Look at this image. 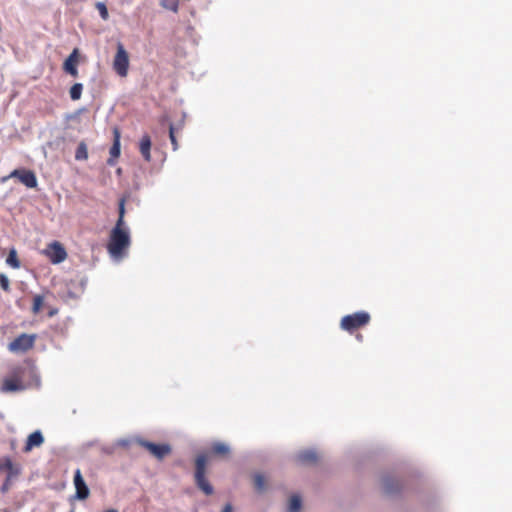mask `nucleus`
<instances>
[{
  "mask_svg": "<svg viewBox=\"0 0 512 512\" xmlns=\"http://www.w3.org/2000/svg\"><path fill=\"white\" fill-rule=\"evenodd\" d=\"M57 312H58V311H57V309H51V310L49 311V313H48V316H49V317H53L55 314H57Z\"/></svg>",
  "mask_w": 512,
  "mask_h": 512,
  "instance_id": "obj_31",
  "label": "nucleus"
},
{
  "mask_svg": "<svg viewBox=\"0 0 512 512\" xmlns=\"http://www.w3.org/2000/svg\"><path fill=\"white\" fill-rule=\"evenodd\" d=\"M11 178H18L19 181L27 188H35L37 186V178L33 171L27 169H15L10 173Z\"/></svg>",
  "mask_w": 512,
  "mask_h": 512,
  "instance_id": "obj_9",
  "label": "nucleus"
},
{
  "mask_svg": "<svg viewBox=\"0 0 512 512\" xmlns=\"http://www.w3.org/2000/svg\"><path fill=\"white\" fill-rule=\"evenodd\" d=\"M6 264L13 269H18L21 266L20 260L18 258V254L15 248H11L9 250L8 256L6 258Z\"/></svg>",
  "mask_w": 512,
  "mask_h": 512,
  "instance_id": "obj_18",
  "label": "nucleus"
},
{
  "mask_svg": "<svg viewBox=\"0 0 512 512\" xmlns=\"http://www.w3.org/2000/svg\"><path fill=\"white\" fill-rule=\"evenodd\" d=\"M0 467L3 471L8 472V480L20 473V467L14 465L9 457L0 458Z\"/></svg>",
  "mask_w": 512,
  "mask_h": 512,
  "instance_id": "obj_14",
  "label": "nucleus"
},
{
  "mask_svg": "<svg viewBox=\"0 0 512 512\" xmlns=\"http://www.w3.org/2000/svg\"><path fill=\"white\" fill-rule=\"evenodd\" d=\"M44 305V297L42 295H35L32 304V313L37 315Z\"/></svg>",
  "mask_w": 512,
  "mask_h": 512,
  "instance_id": "obj_21",
  "label": "nucleus"
},
{
  "mask_svg": "<svg viewBox=\"0 0 512 512\" xmlns=\"http://www.w3.org/2000/svg\"><path fill=\"white\" fill-rule=\"evenodd\" d=\"M79 63V49L75 48L64 61L63 69L66 73L76 78L78 76L77 65Z\"/></svg>",
  "mask_w": 512,
  "mask_h": 512,
  "instance_id": "obj_10",
  "label": "nucleus"
},
{
  "mask_svg": "<svg viewBox=\"0 0 512 512\" xmlns=\"http://www.w3.org/2000/svg\"><path fill=\"white\" fill-rule=\"evenodd\" d=\"M36 338V334L22 333L9 343L8 350L16 354L26 353L34 347Z\"/></svg>",
  "mask_w": 512,
  "mask_h": 512,
  "instance_id": "obj_5",
  "label": "nucleus"
},
{
  "mask_svg": "<svg viewBox=\"0 0 512 512\" xmlns=\"http://www.w3.org/2000/svg\"><path fill=\"white\" fill-rule=\"evenodd\" d=\"M301 509V499L298 495H293L289 501L288 512H299Z\"/></svg>",
  "mask_w": 512,
  "mask_h": 512,
  "instance_id": "obj_22",
  "label": "nucleus"
},
{
  "mask_svg": "<svg viewBox=\"0 0 512 512\" xmlns=\"http://www.w3.org/2000/svg\"><path fill=\"white\" fill-rule=\"evenodd\" d=\"M9 482H10V480H8V477H7L5 483L2 486L3 492H6L9 489Z\"/></svg>",
  "mask_w": 512,
  "mask_h": 512,
  "instance_id": "obj_30",
  "label": "nucleus"
},
{
  "mask_svg": "<svg viewBox=\"0 0 512 512\" xmlns=\"http://www.w3.org/2000/svg\"><path fill=\"white\" fill-rule=\"evenodd\" d=\"M120 138V130L115 127L113 129V144L110 148V158L107 160V163L111 166L115 164V160L120 156Z\"/></svg>",
  "mask_w": 512,
  "mask_h": 512,
  "instance_id": "obj_12",
  "label": "nucleus"
},
{
  "mask_svg": "<svg viewBox=\"0 0 512 512\" xmlns=\"http://www.w3.org/2000/svg\"><path fill=\"white\" fill-rule=\"evenodd\" d=\"M0 286L5 292H10V281L5 274H0Z\"/></svg>",
  "mask_w": 512,
  "mask_h": 512,
  "instance_id": "obj_26",
  "label": "nucleus"
},
{
  "mask_svg": "<svg viewBox=\"0 0 512 512\" xmlns=\"http://www.w3.org/2000/svg\"><path fill=\"white\" fill-rule=\"evenodd\" d=\"M297 460L302 464H314L318 460L317 453L313 450L302 451L297 455Z\"/></svg>",
  "mask_w": 512,
  "mask_h": 512,
  "instance_id": "obj_17",
  "label": "nucleus"
},
{
  "mask_svg": "<svg viewBox=\"0 0 512 512\" xmlns=\"http://www.w3.org/2000/svg\"><path fill=\"white\" fill-rule=\"evenodd\" d=\"M124 216L125 200L121 199L119 202V217L115 226L110 232L109 241L107 244V250L109 254L114 258L123 257L131 244L130 234L125 226Z\"/></svg>",
  "mask_w": 512,
  "mask_h": 512,
  "instance_id": "obj_1",
  "label": "nucleus"
},
{
  "mask_svg": "<svg viewBox=\"0 0 512 512\" xmlns=\"http://www.w3.org/2000/svg\"><path fill=\"white\" fill-rule=\"evenodd\" d=\"M71 512H73V511H71Z\"/></svg>",
  "mask_w": 512,
  "mask_h": 512,
  "instance_id": "obj_33",
  "label": "nucleus"
},
{
  "mask_svg": "<svg viewBox=\"0 0 512 512\" xmlns=\"http://www.w3.org/2000/svg\"><path fill=\"white\" fill-rule=\"evenodd\" d=\"M222 512H233V507L230 503L226 504L222 510Z\"/></svg>",
  "mask_w": 512,
  "mask_h": 512,
  "instance_id": "obj_29",
  "label": "nucleus"
},
{
  "mask_svg": "<svg viewBox=\"0 0 512 512\" xmlns=\"http://www.w3.org/2000/svg\"><path fill=\"white\" fill-rule=\"evenodd\" d=\"M169 137H170V140H171V144L173 146V150H177L178 149V142H177V139L175 137L173 125H170Z\"/></svg>",
  "mask_w": 512,
  "mask_h": 512,
  "instance_id": "obj_27",
  "label": "nucleus"
},
{
  "mask_svg": "<svg viewBox=\"0 0 512 512\" xmlns=\"http://www.w3.org/2000/svg\"><path fill=\"white\" fill-rule=\"evenodd\" d=\"M254 486L257 491H259V492L264 491L266 488L265 477L261 474H256L254 476Z\"/></svg>",
  "mask_w": 512,
  "mask_h": 512,
  "instance_id": "obj_23",
  "label": "nucleus"
},
{
  "mask_svg": "<svg viewBox=\"0 0 512 512\" xmlns=\"http://www.w3.org/2000/svg\"><path fill=\"white\" fill-rule=\"evenodd\" d=\"M95 6L100 14V17L103 20H108L109 13H108V9H107L106 5L103 2H97Z\"/></svg>",
  "mask_w": 512,
  "mask_h": 512,
  "instance_id": "obj_25",
  "label": "nucleus"
},
{
  "mask_svg": "<svg viewBox=\"0 0 512 512\" xmlns=\"http://www.w3.org/2000/svg\"><path fill=\"white\" fill-rule=\"evenodd\" d=\"M161 5H162L164 8L172 9V10H174V11H176V10H177V7H178V6H177V4H173L172 6H169L168 4H166V1H165V0H163V1H162Z\"/></svg>",
  "mask_w": 512,
  "mask_h": 512,
  "instance_id": "obj_28",
  "label": "nucleus"
},
{
  "mask_svg": "<svg viewBox=\"0 0 512 512\" xmlns=\"http://www.w3.org/2000/svg\"><path fill=\"white\" fill-rule=\"evenodd\" d=\"M83 91V85L81 83H75L69 90L70 98L72 100H79Z\"/></svg>",
  "mask_w": 512,
  "mask_h": 512,
  "instance_id": "obj_20",
  "label": "nucleus"
},
{
  "mask_svg": "<svg viewBox=\"0 0 512 512\" xmlns=\"http://www.w3.org/2000/svg\"><path fill=\"white\" fill-rule=\"evenodd\" d=\"M371 316L366 311H358L342 317L340 327L342 330L352 334L358 329L367 326L370 323Z\"/></svg>",
  "mask_w": 512,
  "mask_h": 512,
  "instance_id": "obj_4",
  "label": "nucleus"
},
{
  "mask_svg": "<svg viewBox=\"0 0 512 512\" xmlns=\"http://www.w3.org/2000/svg\"><path fill=\"white\" fill-rule=\"evenodd\" d=\"M44 443V437L40 431L31 433L25 443L23 451L25 453L30 452L35 447H40Z\"/></svg>",
  "mask_w": 512,
  "mask_h": 512,
  "instance_id": "obj_13",
  "label": "nucleus"
},
{
  "mask_svg": "<svg viewBox=\"0 0 512 512\" xmlns=\"http://www.w3.org/2000/svg\"><path fill=\"white\" fill-rule=\"evenodd\" d=\"M356 338L358 341H362L363 336H362V334H357Z\"/></svg>",
  "mask_w": 512,
  "mask_h": 512,
  "instance_id": "obj_32",
  "label": "nucleus"
},
{
  "mask_svg": "<svg viewBox=\"0 0 512 512\" xmlns=\"http://www.w3.org/2000/svg\"><path fill=\"white\" fill-rule=\"evenodd\" d=\"M43 254L53 264H59L67 258V252L64 246L58 241H53L52 243L48 244L43 250Z\"/></svg>",
  "mask_w": 512,
  "mask_h": 512,
  "instance_id": "obj_7",
  "label": "nucleus"
},
{
  "mask_svg": "<svg viewBox=\"0 0 512 512\" xmlns=\"http://www.w3.org/2000/svg\"><path fill=\"white\" fill-rule=\"evenodd\" d=\"M139 149H140V153L143 156V158L146 161H150L151 160V154H150L151 139H150L149 135L145 134L142 136V138L140 140Z\"/></svg>",
  "mask_w": 512,
  "mask_h": 512,
  "instance_id": "obj_15",
  "label": "nucleus"
},
{
  "mask_svg": "<svg viewBox=\"0 0 512 512\" xmlns=\"http://www.w3.org/2000/svg\"><path fill=\"white\" fill-rule=\"evenodd\" d=\"M207 472V456L198 455L195 459L194 479L196 486L206 495H212L214 489L206 478Z\"/></svg>",
  "mask_w": 512,
  "mask_h": 512,
  "instance_id": "obj_3",
  "label": "nucleus"
},
{
  "mask_svg": "<svg viewBox=\"0 0 512 512\" xmlns=\"http://www.w3.org/2000/svg\"><path fill=\"white\" fill-rule=\"evenodd\" d=\"M26 373V368L23 366L14 367L9 375H7L0 386V391L2 393H12L18 392L26 389V384L24 383V375Z\"/></svg>",
  "mask_w": 512,
  "mask_h": 512,
  "instance_id": "obj_2",
  "label": "nucleus"
},
{
  "mask_svg": "<svg viewBox=\"0 0 512 512\" xmlns=\"http://www.w3.org/2000/svg\"><path fill=\"white\" fill-rule=\"evenodd\" d=\"M384 489L387 493H392L398 489V482L391 478L384 479Z\"/></svg>",
  "mask_w": 512,
  "mask_h": 512,
  "instance_id": "obj_24",
  "label": "nucleus"
},
{
  "mask_svg": "<svg viewBox=\"0 0 512 512\" xmlns=\"http://www.w3.org/2000/svg\"><path fill=\"white\" fill-rule=\"evenodd\" d=\"M74 485L76 489V497L80 500L87 499L90 492L79 469L74 473Z\"/></svg>",
  "mask_w": 512,
  "mask_h": 512,
  "instance_id": "obj_11",
  "label": "nucleus"
},
{
  "mask_svg": "<svg viewBox=\"0 0 512 512\" xmlns=\"http://www.w3.org/2000/svg\"><path fill=\"white\" fill-rule=\"evenodd\" d=\"M88 158L87 145L84 142H80L75 152V159L78 161L86 160Z\"/></svg>",
  "mask_w": 512,
  "mask_h": 512,
  "instance_id": "obj_19",
  "label": "nucleus"
},
{
  "mask_svg": "<svg viewBox=\"0 0 512 512\" xmlns=\"http://www.w3.org/2000/svg\"><path fill=\"white\" fill-rule=\"evenodd\" d=\"M113 68L115 72L125 77L128 74L129 69V56L122 43H118L117 52L113 61Z\"/></svg>",
  "mask_w": 512,
  "mask_h": 512,
  "instance_id": "obj_6",
  "label": "nucleus"
},
{
  "mask_svg": "<svg viewBox=\"0 0 512 512\" xmlns=\"http://www.w3.org/2000/svg\"><path fill=\"white\" fill-rule=\"evenodd\" d=\"M210 453L215 456L227 457L230 453V448L225 443L215 442L210 447Z\"/></svg>",
  "mask_w": 512,
  "mask_h": 512,
  "instance_id": "obj_16",
  "label": "nucleus"
},
{
  "mask_svg": "<svg viewBox=\"0 0 512 512\" xmlns=\"http://www.w3.org/2000/svg\"><path fill=\"white\" fill-rule=\"evenodd\" d=\"M139 444L158 460L164 459L171 453L169 444H155L146 440H140Z\"/></svg>",
  "mask_w": 512,
  "mask_h": 512,
  "instance_id": "obj_8",
  "label": "nucleus"
}]
</instances>
